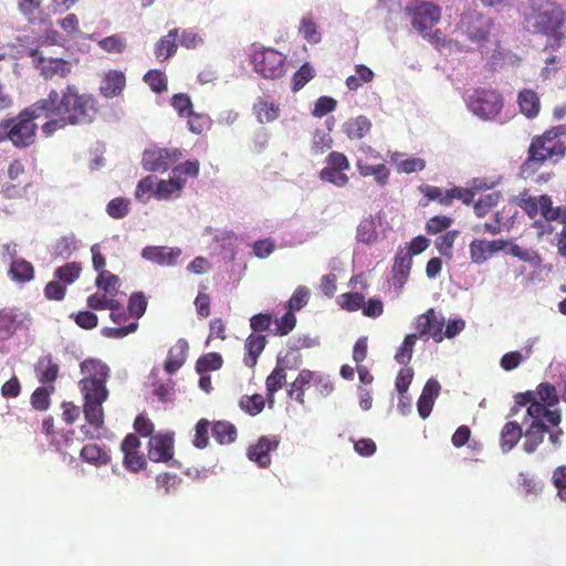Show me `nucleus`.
Listing matches in <instances>:
<instances>
[{"mask_svg":"<svg viewBox=\"0 0 566 566\" xmlns=\"http://www.w3.org/2000/svg\"><path fill=\"white\" fill-rule=\"evenodd\" d=\"M97 107L95 99L87 94H80L74 85L59 91L52 90L17 117L0 123V143L10 140L13 146L24 148L35 140L38 118H46L42 132L46 137L69 125H85L93 122Z\"/></svg>","mask_w":566,"mask_h":566,"instance_id":"1","label":"nucleus"},{"mask_svg":"<svg viewBox=\"0 0 566 566\" xmlns=\"http://www.w3.org/2000/svg\"><path fill=\"white\" fill-rule=\"evenodd\" d=\"M493 30L494 22L490 17L469 10L460 15L446 45L458 52L479 51L483 56L495 60L502 53Z\"/></svg>","mask_w":566,"mask_h":566,"instance_id":"2","label":"nucleus"},{"mask_svg":"<svg viewBox=\"0 0 566 566\" xmlns=\"http://www.w3.org/2000/svg\"><path fill=\"white\" fill-rule=\"evenodd\" d=\"M84 376L80 381V388L84 397V416L86 421L95 429L104 423L103 402L108 397L106 380L109 377V368L99 359H85L80 365Z\"/></svg>","mask_w":566,"mask_h":566,"instance_id":"3","label":"nucleus"},{"mask_svg":"<svg viewBox=\"0 0 566 566\" xmlns=\"http://www.w3.org/2000/svg\"><path fill=\"white\" fill-rule=\"evenodd\" d=\"M563 22V11L551 0H528L523 8V24L530 32L551 34L557 31Z\"/></svg>","mask_w":566,"mask_h":566,"instance_id":"4","label":"nucleus"},{"mask_svg":"<svg viewBox=\"0 0 566 566\" xmlns=\"http://www.w3.org/2000/svg\"><path fill=\"white\" fill-rule=\"evenodd\" d=\"M564 132L565 127L558 126L535 137L528 148V158L524 163V167L535 169L547 159L558 160L564 157L566 146L558 139Z\"/></svg>","mask_w":566,"mask_h":566,"instance_id":"5","label":"nucleus"},{"mask_svg":"<svg viewBox=\"0 0 566 566\" xmlns=\"http://www.w3.org/2000/svg\"><path fill=\"white\" fill-rule=\"evenodd\" d=\"M250 63L254 72L266 80H277L286 73V56L272 48L253 44Z\"/></svg>","mask_w":566,"mask_h":566,"instance_id":"6","label":"nucleus"},{"mask_svg":"<svg viewBox=\"0 0 566 566\" xmlns=\"http://www.w3.org/2000/svg\"><path fill=\"white\" fill-rule=\"evenodd\" d=\"M516 407L512 409V413L517 412L518 407H527L524 422L526 419H531L533 424H545L544 421L549 423L552 427L559 426L562 421V415L559 410H551L545 403L536 399L534 391H526L515 396Z\"/></svg>","mask_w":566,"mask_h":566,"instance_id":"7","label":"nucleus"},{"mask_svg":"<svg viewBox=\"0 0 566 566\" xmlns=\"http://www.w3.org/2000/svg\"><path fill=\"white\" fill-rule=\"evenodd\" d=\"M403 17L419 32L431 30L440 20L441 10L431 1L408 0L403 7Z\"/></svg>","mask_w":566,"mask_h":566,"instance_id":"8","label":"nucleus"},{"mask_svg":"<svg viewBox=\"0 0 566 566\" xmlns=\"http://www.w3.org/2000/svg\"><path fill=\"white\" fill-rule=\"evenodd\" d=\"M467 106L472 114L482 119L494 118L502 108L501 95L493 90L476 88L465 97Z\"/></svg>","mask_w":566,"mask_h":566,"instance_id":"9","label":"nucleus"},{"mask_svg":"<svg viewBox=\"0 0 566 566\" xmlns=\"http://www.w3.org/2000/svg\"><path fill=\"white\" fill-rule=\"evenodd\" d=\"M181 157L177 148H150L143 154V166L153 172H165Z\"/></svg>","mask_w":566,"mask_h":566,"instance_id":"10","label":"nucleus"},{"mask_svg":"<svg viewBox=\"0 0 566 566\" xmlns=\"http://www.w3.org/2000/svg\"><path fill=\"white\" fill-rule=\"evenodd\" d=\"M28 55L33 59L34 66L40 71L41 75L46 78L59 75L65 77L71 73V63L63 59H46L38 49H30Z\"/></svg>","mask_w":566,"mask_h":566,"instance_id":"11","label":"nucleus"},{"mask_svg":"<svg viewBox=\"0 0 566 566\" xmlns=\"http://www.w3.org/2000/svg\"><path fill=\"white\" fill-rule=\"evenodd\" d=\"M446 319L442 314H437L433 308L419 315L416 319V328L419 337H431L436 343H441L444 338L443 326Z\"/></svg>","mask_w":566,"mask_h":566,"instance_id":"12","label":"nucleus"},{"mask_svg":"<svg viewBox=\"0 0 566 566\" xmlns=\"http://www.w3.org/2000/svg\"><path fill=\"white\" fill-rule=\"evenodd\" d=\"M174 455L172 433H159L151 436L148 442V458L153 462H170V467H176L177 461Z\"/></svg>","mask_w":566,"mask_h":566,"instance_id":"13","label":"nucleus"},{"mask_svg":"<svg viewBox=\"0 0 566 566\" xmlns=\"http://www.w3.org/2000/svg\"><path fill=\"white\" fill-rule=\"evenodd\" d=\"M187 179L185 177H176L172 172L168 179H158L154 197L157 200L171 201L181 197Z\"/></svg>","mask_w":566,"mask_h":566,"instance_id":"14","label":"nucleus"},{"mask_svg":"<svg viewBox=\"0 0 566 566\" xmlns=\"http://www.w3.org/2000/svg\"><path fill=\"white\" fill-rule=\"evenodd\" d=\"M279 446L277 437H261L254 446L248 449L249 460L258 463L261 468H268L271 464L270 452Z\"/></svg>","mask_w":566,"mask_h":566,"instance_id":"15","label":"nucleus"},{"mask_svg":"<svg viewBox=\"0 0 566 566\" xmlns=\"http://www.w3.org/2000/svg\"><path fill=\"white\" fill-rule=\"evenodd\" d=\"M181 253V249L177 247H146L142 251V256L161 266H174L177 264Z\"/></svg>","mask_w":566,"mask_h":566,"instance_id":"16","label":"nucleus"},{"mask_svg":"<svg viewBox=\"0 0 566 566\" xmlns=\"http://www.w3.org/2000/svg\"><path fill=\"white\" fill-rule=\"evenodd\" d=\"M440 390L441 386L437 379L430 378L426 382L417 402L418 413L422 419H427L430 416Z\"/></svg>","mask_w":566,"mask_h":566,"instance_id":"17","label":"nucleus"},{"mask_svg":"<svg viewBox=\"0 0 566 566\" xmlns=\"http://www.w3.org/2000/svg\"><path fill=\"white\" fill-rule=\"evenodd\" d=\"M412 265V258L410 252H403V250H400L396 258H395V264L392 268L394 276H392V284L401 289L405 283L407 282V279L409 276L410 270Z\"/></svg>","mask_w":566,"mask_h":566,"instance_id":"18","label":"nucleus"},{"mask_svg":"<svg viewBox=\"0 0 566 566\" xmlns=\"http://www.w3.org/2000/svg\"><path fill=\"white\" fill-rule=\"evenodd\" d=\"M371 122L364 115L348 118L343 125L342 130L349 139H361L371 129Z\"/></svg>","mask_w":566,"mask_h":566,"instance_id":"19","label":"nucleus"},{"mask_svg":"<svg viewBox=\"0 0 566 566\" xmlns=\"http://www.w3.org/2000/svg\"><path fill=\"white\" fill-rule=\"evenodd\" d=\"M252 109L258 122L261 124L274 122L281 113L279 104L266 97L256 98Z\"/></svg>","mask_w":566,"mask_h":566,"instance_id":"20","label":"nucleus"},{"mask_svg":"<svg viewBox=\"0 0 566 566\" xmlns=\"http://www.w3.org/2000/svg\"><path fill=\"white\" fill-rule=\"evenodd\" d=\"M126 85V77L120 71H109L102 81L101 93L107 97L113 98L118 96Z\"/></svg>","mask_w":566,"mask_h":566,"instance_id":"21","label":"nucleus"},{"mask_svg":"<svg viewBox=\"0 0 566 566\" xmlns=\"http://www.w3.org/2000/svg\"><path fill=\"white\" fill-rule=\"evenodd\" d=\"M188 352V343L185 339H178L169 349L165 361V370L167 374H175L186 361Z\"/></svg>","mask_w":566,"mask_h":566,"instance_id":"22","label":"nucleus"},{"mask_svg":"<svg viewBox=\"0 0 566 566\" xmlns=\"http://www.w3.org/2000/svg\"><path fill=\"white\" fill-rule=\"evenodd\" d=\"M548 432V426L546 424H533L530 423V426L526 428V430L523 433L524 442H523V450L532 454L536 451L537 447L544 441L545 433Z\"/></svg>","mask_w":566,"mask_h":566,"instance_id":"23","label":"nucleus"},{"mask_svg":"<svg viewBox=\"0 0 566 566\" xmlns=\"http://www.w3.org/2000/svg\"><path fill=\"white\" fill-rule=\"evenodd\" d=\"M523 431L516 421H509L504 424L500 437V448L504 453L510 452L521 440Z\"/></svg>","mask_w":566,"mask_h":566,"instance_id":"24","label":"nucleus"},{"mask_svg":"<svg viewBox=\"0 0 566 566\" xmlns=\"http://www.w3.org/2000/svg\"><path fill=\"white\" fill-rule=\"evenodd\" d=\"M80 457L83 461L95 467L106 465L111 461L108 450L95 443L84 446L80 452Z\"/></svg>","mask_w":566,"mask_h":566,"instance_id":"25","label":"nucleus"},{"mask_svg":"<svg viewBox=\"0 0 566 566\" xmlns=\"http://www.w3.org/2000/svg\"><path fill=\"white\" fill-rule=\"evenodd\" d=\"M178 29H172L163 36L155 45V56L158 61H166L177 51Z\"/></svg>","mask_w":566,"mask_h":566,"instance_id":"26","label":"nucleus"},{"mask_svg":"<svg viewBox=\"0 0 566 566\" xmlns=\"http://www.w3.org/2000/svg\"><path fill=\"white\" fill-rule=\"evenodd\" d=\"M298 33L311 44H317L322 41V33L312 13L302 17L298 24Z\"/></svg>","mask_w":566,"mask_h":566,"instance_id":"27","label":"nucleus"},{"mask_svg":"<svg viewBox=\"0 0 566 566\" xmlns=\"http://www.w3.org/2000/svg\"><path fill=\"white\" fill-rule=\"evenodd\" d=\"M35 373L39 381L50 384L56 379L59 366L53 363L50 355H45L39 358L35 365Z\"/></svg>","mask_w":566,"mask_h":566,"instance_id":"28","label":"nucleus"},{"mask_svg":"<svg viewBox=\"0 0 566 566\" xmlns=\"http://www.w3.org/2000/svg\"><path fill=\"white\" fill-rule=\"evenodd\" d=\"M10 277L19 283L29 282L33 279V265L24 259H13L9 269Z\"/></svg>","mask_w":566,"mask_h":566,"instance_id":"29","label":"nucleus"},{"mask_svg":"<svg viewBox=\"0 0 566 566\" xmlns=\"http://www.w3.org/2000/svg\"><path fill=\"white\" fill-rule=\"evenodd\" d=\"M356 166L363 177L374 176L377 185L385 186L388 182L389 170L384 164L368 165L357 160Z\"/></svg>","mask_w":566,"mask_h":566,"instance_id":"30","label":"nucleus"},{"mask_svg":"<svg viewBox=\"0 0 566 566\" xmlns=\"http://www.w3.org/2000/svg\"><path fill=\"white\" fill-rule=\"evenodd\" d=\"M314 377L315 371H311L308 369L301 370L296 379L291 385L289 396L294 397L298 403L304 405V389L312 382Z\"/></svg>","mask_w":566,"mask_h":566,"instance_id":"31","label":"nucleus"},{"mask_svg":"<svg viewBox=\"0 0 566 566\" xmlns=\"http://www.w3.org/2000/svg\"><path fill=\"white\" fill-rule=\"evenodd\" d=\"M265 347V337L263 335L251 334L245 342V349L248 352L244 357V363L249 367L256 364L259 355Z\"/></svg>","mask_w":566,"mask_h":566,"instance_id":"32","label":"nucleus"},{"mask_svg":"<svg viewBox=\"0 0 566 566\" xmlns=\"http://www.w3.org/2000/svg\"><path fill=\"white\" fill-rule=\"evenodd\" d=\"M560 207H553L552 200L548 196L542 195V213L541 217L544 219L535 220L534 226L537 228H542L543 231H551L552 229L548 227V222L558 220Z\"/></svg>","mask_w":566,"mask_h":566,"instance_id":"33","label":"nucleus"},{"mask_svg":"<svg viewBox=\"0 0 566 566\" xmlns=\"http://www.w3.org/2000/svg\"><path fill=\"white\" fill-rule=\"evenodd\" d=\"M518 105L521 112L532 118L539 112V98L532 90H524L518 94Z\"/></svg>","mask_w":566,"mask_h":566,"instance_id":"34","label":"nucleus"},{"mask_svg":"<svg viewBox=\"0 0 566 566\" xmlns=\"http://www.w3.org/2000/svg\"><path fill=\"white\" fill-rule=\"evenodd\" d=\"M514 202L521 207L531 219H536L542 213V196L531 197L526 192L514 198Z\"/></svg>","mask_w":566,"mask_h":566,"instance_id":"35","label":"nucleus"},{"mask_svg":"<svg viewBox=\"0 0 566 566\" xmlns=\"http://www.w3.org/2000/svg\"><path fill=\"white\" fill-rule=\"evenodd\" d=\"M518 486L525 495H538L543 491V482L534 474L521 472L517 479Z\"/></svg>","mask_w":566,"mask_h":566,"instance_id":"36","label":"nucleus"},{"mask_svg":"<svg viewBox=\"0 0 566 566\" xmlns=\"http://www.w3.org/2000/svg\"><path fill=\"white\" fill-rule=\"evenodd\" d=\"M286 380L285 370L277 366L274 370L268 376L265 385L269 397V402L272 405L274 402V394L280 390Z\"/></svg>","mask_w":566,"mask_h":566,"instance_id":"37","label":"nucleus"},{"mask_svg":"<svg viewBox=\"0 0 566 566\" xmlns=\"http://www.w3.org/2000/svg\"><path fill=\"white\" fill-rule=\"evenodd\" d=\"M212 436L220 444H228L235 440L237 429L227 421H218L212 427Z\"/></svg>","mask_w":566,"mask_h":566,"instance_id":"38","label":"nucleus"},{"mask_svg":"<svg viewBox=\"0 0 566 566\" xmlns=\"http://www.w3.org/2000/svg\"><path fill=\"white\" fill-rule=\"evenodd\" d=\"M77 248V240L74 234L64 235L56 241L53 248V255L67 260Z\"/></svg>","mask_w":566,"mask_h":566,"instance_id":"39","label":"nucleus"},{"mask_svg":"<svg viewBox=\"0 0 566 566\" xmlns=\"http://www.w3.org/2000/svg\"><path fill=\"white\" fill-rule=\"evenodd\" d=\"M502 198L500 191H493L481 196L473 205L476 217L483 218L493 207H495Z\"/></svg>","mask_w":566,"mask_h":566,"instance_id":"40","label":"nucleus"},{"mask_svg":"<svg viewBox=\"0 0 566 566\" xmlns=\"http://www.w3.org/2000/svg\"><path fill=\"white\" fill-rule=\"evenodd\" d=\"M222 366V357L218 353L201 356L196 364V370L202 375L207 371L218 370Z\"/></svg>","mask_w":566,"mask_h":566,"instance_id":"41","label":"nucleus"},{"mask_svg":"<svg viewBox=\"0 0 566 566\" xmlns=\"http://www.w3.org/2000/svg\"><path fill=\"white\" fill-rule=\"evenodd\" d=\"M82 271L81 264L77 262H70L55 270L54 275L56 279L65 284H72Z\"/></svg>","mask_w":566,"mask_h":566,"instance_id":"42","label":"nucleus"},{"mask_svg":"<svg viewBox=\"0 0 566 566\" xmlns=\"http://www.w3.org/2000/svg\"><path fill=\"white\" fill-rule=\"evenodd\" d=\"M315 75V71L310 63H304L293 75L292 90L294 92L303 88Z\"/></svg>","mask_w":566,"mask_h":566,"instance_id":"43","label":"nucleus"},{"mask_svg":"<svg viewBox=\"0 0 566 566\" xmlns=\"http://www.w3.org/2000/svg\"><path fill=\"white\" fill-rule=\"evenodd\" d=\"M507 253L532 265H538L541 258L535 251L524 249L509 241Z\"/></svg>","mask_w":566,"mask_h":566,"instance_id":"44","label":"nucleus"},{"mask_svg":"<svg viewBox=\"0 0 566 566\" xmlns=\"http://www.w3.org/2000/svg\"><path fill=\"white\" fill-rule=\"evenodd\" d=\"M377 239L376 226L373 219H364L357 228V240L366 244H373Z\"/></svg>","mask_w":566,"mask_h":566,"instance_id":"45","label":"nucleus"},{"mask_svg":"<svg viewBox=\"0 0 566 566\" xmlns=\"http://www.w3.org/2000/svg\"><path fill=\"white\" fill-rule=\"evenodd\" d=\"M534 392L536 395V399H539L541 402L545 403L547 407H553L558 403L559 399L556 388L548 382L539 384Z\"/></svg>","mask_w":566,"mask_h":566,"instance_id":"46","label":"nucleus"},{"mask_svg":"<svg viewBox=\"0 0 566 566\" xmlns=\"http://www.w3.org/2000/svg\"><path fill=\"white\" fill-rule=\"evenodd\" d=\"M416 340H417L416 334H409L405 337L402 344L400 345V347L398 348V350L395 355V359L399 364L407 365L411 360Z\"/></svg>","mask_w":566,"mask_h":566,"instance_id":"47","label":"nucleus"},{"mask_svg":"<svg viewBox=\"0 0 566 566\" xmlns=\"http://www.w3.org/2000/svg\"><path fill=\"white\" fill-rule=\"evenodd\" d=\"M399 154H394L392 160L397 164L398 170L405 174H411L416 171H421L426 167V161L419 157H412L408 159H402L398 161Z\"/></svg>","mask_w":566,"mask_h":566,"instance_id":"48","label":"nucleus"},{"mask_svg":"<svg viewBox=\"0 0 566 566\" xmlns=\"http://www.w3.org/2000/svg\"><path fill=\"white\" fill-rule=\"evenodd\" d=\"M17 316L12 311L0 312V339H8L17 329Z\"/></svg>","mask_w":566,"mask_h":566,"instance_id":"49","label":"nucleus"},{"mask_svg":"<svg viewBox=\"0 0 566 566\" xmlns=\"http://www.w3.org/2000/svg\"><path fill=\"white\" fill-rule=\"evenodd\" d=\"M119 279L109 271H101L96 279V285L105 293L114 295L118 289Z\"/></svg>","mask_w":566,"mask_h":566,"instance_id":"50","label":"nucleus"},{"mask_svg":"<svg viewBox=\"0 0 566 566\" xmlns=\"http://www.w3.org/2000/svg\"><path fill=\"white\" fill-rule=\"evenodd\" d=\"M106 212L114 219H122L129 212V200L125 198L112 199L106 206Z\"/></svg>","mask_w":566,"mask_h":566,"instance_id":"51","label":"nucleus"},{"mask_svg":"<svg viewBox=\"0 0 566 566\" xmlns=\"http://www.w3.org/2000/svg\"><path fill=\"white\" fill-rule=\"evenodd\" d=\"M470 258L475 264H482L491 258L488 251L486 240L475 239L470 243Z\"/></svg>","mask_w":566,"mask_h":566,"instance_id":"52","label":"nucleus"},{"mask_svg":"<svg viewBox=\"0 0 566 566\" xmlns=\"http://www.w3.org/2000/svg\"><path fill=\"white\" fill-rule=\"evenodd\" d=\"M319 178L323 181L331 182L337 187H344L348 182V177L343 170L325 167L319 172Z\"/></svg>","mask_w":566,"mask_h":566,"instance_id":"53","label":"nucleus"},{"mask_svg":"<svg viewBox=\"0 0 566 566\" xmlns=\"http://www.w3.org/2000/svg\"><path fill=\"white\" fill-rule=\"evenodd\" d=\"M98 46L107 53H122L126 48V41L122 35L114 34L99 40Z\"/></svg>","mask_w":566,"mask_h":566,"instance_id":"54","label":"nucleus"},{"mask_svg":"<svg viewBox=\"0 0 566 566\" xmlns=\"http://www.w3.org/2000/svg\"><path fill=\"white\" fill-rule=\"evenodd\" d=\"M147 308V301L142 292H135L130 295L128 300V311L129 314L136 319L140 318Z\"/></svg>","mask_w":566,"mask_h":566,"instance_id":"55","label":"nucleus"},{"mask_svg":"<svg viewBox=\"0 0 566 566\" xmlns=\"http://www.w3.org/2000/svg\"><path fill=\"white\" fill-rule=\"evenodd\" d=\"M301 363L302 359L297 346L291 347L284 356L279 355L277 357V366H281L284 370L296 369Z\"/></svg>","mask_w":566,"mask_h":566,"instance_id":"56","label":"nucleus"},{"mask_svg":"<svg viewBox=\"0 0 566 566\" xmlns=\"http://www.w3.org/2000/svg\"><path fill=\"white\" fill-rule=\"evenodd\" d=\"M188 117H190L188 120V128L193 134L199 135L211 126V118L206 114L192 112V115H189Z\"/></svg>","mask_w":566,"mask_h":566,"instance_id":"57","label":"nucleus"},{"mask_svg":"<svg viewBox=\"0 0 566 566\" xmlns=\"http://www.w3.org/2000/svg\"><path fill=\"white\" fill-rule=\"evenodd\" d=\"M240 407L249 415L255 416L264 408V399L261 395L245 396L240 400Z\"/></svg>","mask_w":566,"mask_h":566,"instance_id":"58","label":"nucleus"},{"mask_svg":"<svg viewBox=\"0 0 566 566\" xmlns=\"http://www.w3.org/2000/svg\"><path fill=\"white\" fill-rule=\"evenodd\" d=\"M364 295L360 293H345L339 296V305L349 311H358L361 310L364 305Z\"/></svg>","mask_w":566,"mask_h":566,"instance_id":"59","label":"nucleus"},{"mask_svg":"<svg viewBox=\"0 0 566 566\" xmlns=\"http://www.w3.org/2000/svg\"><path fill=\"white\" fill-rule=\"evenodd\" d=\"M308 298H310V290L303 285L298 286L294 291L293 295L291 296V298L289 301V310L292 312L300 311L307 304Z\"/></svg>","mask_w":566,"mask_h":566,"instance_id":"60","label":"nucleus"},{"mask_svg":"<svg viewBox=\"0 0 566 566\" xmlns=\"http://www.w3.org/2000/svg\"><path fill=\"white\" fill-rule=\"evenodd\" d=\"M144 81L149 85V87L156 92L161 93L167 90V81L165 75L159 71H148L145 76Z\"/></svg>","mask_w":566,"mask_h":566,"instance_id":"61","label":"nucleus"},{"mask_svg":"<svg viewBox=\"0 0 566 566\" xmlns=\"http://www.w3.org/2000/svg\"><path fill=\"white\" fill-rule=\"evenodd\" d=\"M171 106L178 112L180 116L192 115V103L188 95L176 94L171 98Z\"/></svg>","mask_w":566,"mask_h":566,"instance_id":"62","label":"nucleus"},{"mask_svg":"<svg viewBox=\"0 0 566 566\" xmlns=\"http://www.w3.org/2000/svg\"><path fill=\"white\" fill-rule=\"evenodd\" d=\"M457 235V231H449L437 238L436 247L441 255L451 256L452 247Z\"/></svg>","mask_w":566,"mask_h":566,"instance_id":"63","label":"nucleus"},{"mask_svg":"<svg viewBox=\"0 0 566 566\" xmlns=\"http://www.w3.org/2000/svg\"><path fill=\"white\" fill-rule=\"evenodd\" d=\"M333 138L328 133L317 130L313 136L312 149L316 154H323L327 149L332 148Z\"/></svg>","mask_w":566,"mask_h":566,"instance_id":"64","label":"nucleus"}]
</instances>
